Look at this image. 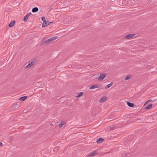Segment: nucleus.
<instances>
[{"instance_id":"nucleus-1","label":"nucleus","mask_w":157,"mask_h":157,"mask_svg":"<svg viewBox=\"0 0 157 157\" xmlns=\"http://www.w3.org/2000/svg\"><path fill=\"white\" fill-rule=\"evenodd\" d=\"M58 38V37L57 36L52 37L48 40H46L44 42L46 43H49L53 41Z\"/></svg>"},{"instance_id":"nucleus-2","label":"nucleus","mask_w":157,"mask_h":157,"mask_svg":"<svg viewBox=\"0 0 157 157\" xmlns=\"http://www.w3.org/2000/svg\"><path fill=\"white\" fill-rule=\"evenodd\" d=\"M135 34H129L125 36L124 37V40H129L133 37Z\"/></svg>"},{"instance_id":"nucleus-3","label":"nucleus","mask_w":157,"mask_h":157,"mask_svg":"<svg viewBox=\"0 0 157 157\" xmlns=\"http://www.w3.org/2000/svg\"><path fill=\"white\" fill-rule=\"evenodd\" d=\"M97 150L93 151L91 153L88 154L87 155V157H91L97 154Z\"/></svg>"},{"instance_id":"nucleus-4","label":"nucleus","mask_w":157,"mask_h":157,"mask_svg":"<svg viewBox=\"0 0 157 157\" xmlns=\"http://www.w3.org/2000/svg\"><path fill=\"white\" fill-rule=\"evenodd\" d=\"M105 74H102L100 75L98 79L99 81L102 80L105 78Z\"/></svg>"},{"instance_id":"nucleus-5","label":"nucleus","mask_w":157,"mask_h":157,"mask_svg":"<svg viewBox=\"0 0 157 157\" xmlns=\"http://www.w3.org/2000/svg\"><path fill=\"white\" fill-rule=\"evenodd\" d=\"M101 86L99 85L95 84L93 85L90 88V89H92L94 88H98Z\"/></svg>"},{"instance_id":"nucleus-6","label":"nucleus","mask_w":157,"mask_h":157,"mask_svg":"<svg viewBox=\"0 0 157 157\" xmlns=\"http://www.w3.org/2000/svg\"><path fill=\"white\" fill-rule=\"evenodd\" d=\"M107 98L105 96H104L102 97L99 100V102L100 103L105 102L107 100Z\"/></svg>"},{"instance_id":"nucleus-7","label":"nucleus","mask_w":157,"mask_h":157,"mask_svg":"<svg viewBox=\"0 0 157 157\" xmlns=\"http://www.w3.org/2000/svg\"><path fill=\"white\" fill-rule=\"evenodd\" d=\"M104 141V139L101 138H99L97 140V142L98 143H101Z\"/></svg>"},{"instance_id":"nucleus-8","label":"nucleus","mask_w":157,"mask_h":157,"mask_svg":"<svg viewBox=\"0 0 157 157\" xmlns=\"http://www.w3.org/2000/svg\"><path fill=\"white\" fill-rule=\"evenodd\" d=\"M50 24V23L49 22L47 21H46L43 22V23L42 25V27H44L47 26Z\"/></svg>"},{"instance_id":"nucleus-9","label":"nucleus","mask_w":157,"mask_h":157,"mask_svg":"<svg viewBox=\"0 0 157 157\" xmlns=\"http://www.w3.org/2000/svg\"><path fill=\"white\" fill-rule=\"evenodd\" d=\"M29 16V13H28L24 17L23 21L24 22H26L28 20V17Z\"/></svg>"},{"instance_id":"nucleus-10","label":"nucleus","mask_w":157,"mask_h":157,"mask_svg":"<svg viewBox=\"0 0 157 157\" xmlns=\"http://www.w3.org/2000/svg\"><path fill=\"white\" fill-rule=\"evenodd\" d=\"M132 77V76L131 75H128L124 78V79L125 80H127L130 79Z\"/></svg>"},{"instance_id":"nucleus-11","label":"nucleus","mask_w":157,"mask_h":157,"mask_svg":"<svg viewBox=\"0 0 157 157\" xmlns=\"http://www.w3.org/2000/svg\"><path fill=\"white\" fill-rule=\"evenodd\" d=\"M65 124V122L64 121H62L61 122L60 124L59 125V128H61Z\"/></svg>"},{"instance_id":"nucleus-12","label":"nucleus","mask_w":157,"mask_h":157,"mask_svg":"<svg viewBox=\"0 0 157 157\" xmlns=\"http://www.w3.org/2000/svg\"><path fill=\"white\" fill-rule=\"evenodd\" d=\"M27 98V97L26 96H24L23 97H21L19 98V100L20 101H24L26 98Z\"/></svg>"},{"instance_id":"nucleus-13","label":"nucleus","mask_w":157,"mask_h":157,"mask_svg":"<svg viewBox=\"0 0 157 157\" xmlns=\"http://www.w3.org/2000/svg\"><path fill=\"white\" fill-rule=\"evenodd\" d=\"M127 105L131 107H133L134 106V104L133 103L128 102H127Z\"/></svg>"},{"instance_id":"nucleus-14","label":"nucleus","mask_w":157,"mask_h":157,"mask_svg":"<svg viewBox=\"0 0 157 157\" xmlns=\"http://www.w3.org/2000/svg\"><path fill=\"white\" fill-rule=\"evenodd\" d=\"M113 82H111L110 84H108L105 87V89L109 88L113 85Z\"/></svg>"},{"instance_id":"nucleus-15","label":"nucleus","mask_w":157,"mask_h":157,"mask_svg":"<svg viewBox=\"0 0 157 157\" xmlns=\"http://www.w3.org/2000/svg\"><path fill=\"white\" fill-rule=\"evenodd\" d=\"M15 23V22L14 21H11L9 25V26L10 27H11L13 26L14 24Z\"/></svg>"},{"instance_id":"nucleus-16","label":"nucleus","mask_w":157,"mask_h":157,"mask_svg":"<svg viewBox=\"0 0 157 157\" xmlns=\"http://www.w3.org/2000/svg\"><path fill=\"white\" fill-rule=\"evenodd\" d=\"M38 10V9L36 7H35L33 8L32 10V11L34 13L36 12H37Z\"/></svg>"},{"instance_id":"nucleus-17","label":"nucleus","mask_w":157,"mask_h":157,"mask_svg":"<svg viewBox=\"0 0 157 157\" xmlns=\"http://www.w3.org/2000/svg\"><path fill=\"white\" fill-rule=\"evenodd\" d=\"M152 106V104H150L148 105L146 108H145V109H151Z\"/></svg>"},{"instance_id":"nucleus-18","label":"nucleus","mask_w":157,"mask_h":157,"mask_svg":"<svg viewBox=\"0 0 157 157\" xmlns=\"http://www.w3.org/2000/svg\"><path fill=\"white\" fill-rule=\"evenodd\" d=\"M36 62V60L35 59L32 61L30 63V67L33 65Z\"/></svg>"},{"instance_id":"nucleus-19","label":"nucleus","mask_w":157,"mask_h":157,"mask_svg":"<svg viewBox=\"0 0 157 157\" xmlns=\"http://www.w3.org/2000/svg\"><path fill=\"white\" fill-rule=\"evenodd\" d=\"M59 147H55L53 151L54 152H56L59 150Z\"/></svg>"},{"instance_id":"nucleus-20","label":"nucleus","mask_w":157,"mask_h":157,"mask_svg":"<svg viewBox=\"0 0 157 157\" xmlns=\"http://www.w3.org/2000/svg\"><path fill=\"white\" fill-rule=\"evenodd\" d=\"M78 95L77 96V97L79 98L83 95V92H80L78 94Z\"/></svg>"},{"instance_id":"nucleus-21","label":"nucleus","mask_w":157,"mask_h":157,"mask_svg":"<svg viewBox=\"0 0 157 157\" xmlns=\"http://www.w3.org/2000/svg\"><path fill=\"white\" fill-rule=\"evenodd\" d=\"M29 67V63L27 66L25 67V69H26Z\"/></svg>"},{"instance_id":"nucleus-22","label":"nucleus","mask_w":157,"mask_h":157,"mask_svg":"<svg viewBox=\"0 0 157 157\" xmlns=\"http://www.w3.org/2000/svg\"><path fill=\"white\" fill-rule=\"evenodd\" d=\"M41 19H42V21H43V22H44V21H45V18L44 17H41Z\"/></svg>"},{"instance_id":"nucleus-23","label":"nucleus","mask_w":157,"mask_h":157,"mask_svg":"<svg viewBox=\"0 0 157 157\" xmlns=\"http://www.w3.org/2000/svg\"><path fill=\"white\" fill-rule=\"evenodd\" d=\"M151 101V99H149L147 101V103H149V102H150V101Z\"/></svg>"},{"instance_id":"nucleus-24","label":"nucleus","mask_w":157,"mask_h":157,"mask_svg":"<svg viewBox=\"0 0 157 157\" xmlns=\"http://www.w3.org/2000/svg\"><path fill=\"white\" fill-rule=\"evenodd\" d=\"M147 103H148L146 101L145 103H144V105H146Z\"/></svg>"},{"instance_id":"nucleus-25","label":"nucleus","mask_w":157,"mask_h":157,"mask_svg":"<svg viewBox=\"0 0 157 157\" xmlns=\"http://www.w3.org/2000/svg\"><path fill=\"white\" fill-rule=\"evenodd\" d=\"M2 143H0V147L2 146Z\"/></svg>"},{"instance_id":"nucleus-26","label":"nucleus","mask_w":157,"mask_h":157,"mask_svg":"<svg viewBox=\"0 0 157 157\" xmlns=\"http://www.w3.org/2000/svg\"><path fill=\"white\" fill-rule=\"evenodd\" d=\"M24 112H25V110H24Z\"/></svg>"}]
</instances>
